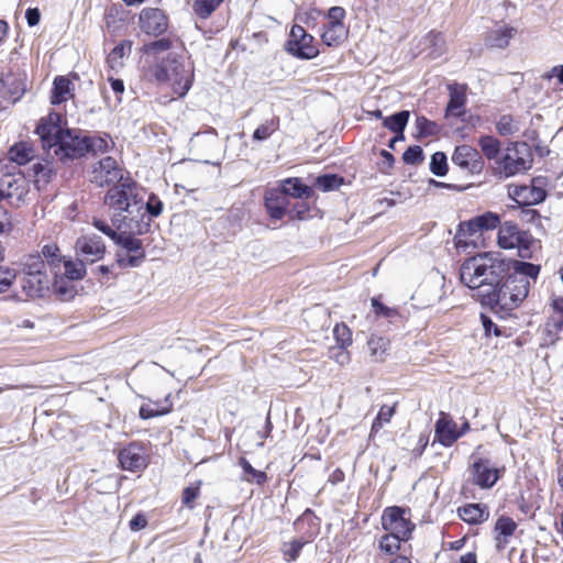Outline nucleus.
Returning <instances> with one entry per match:
<instances>
[{
  "label": "nucleus",
  "instance_id": "nucleus-27",
  "mask_svg": "<svg viewBox=\"0 0 563 563\" xmlns=\"http://www.w3.org/2000/svg\"><path fill=\"white\" fill-rule=\"evenodd\" d=\"M8 159L18 166L30 163L36 156V150L30 142L22 141L13 144L8 151Z\"/></svg>",
  "mask_w": 563,
  "mask_h": 563
},
{
  "label": "nucleus",
  "instance_id": "nucleus-23",
  "mask_svg": "<svg viewBox=\"0 0 563 563\" xmlns=\"http://www.w3.org/2000/svg\"><path fill=\"white\" fill-rule=\"evenodd\" d=\"M25 91V85L21 76L13 73L1 74L0 93L12 102L21 99Z\"/></svg>",
  "mask_w": 563,
  "mask_h": 563
},
{
  "label": "nucleus",
  "instance_id": "nucleus-42",
  "mask_svg": "<svg viewBox=\"0 0 563 563\" xmlns=\"http://www.w3.org/2000/svg\"><path fill=\"white\" fill-rule=\"evenodd\" d=\"M279 128V119L278 118H272L269 120H266L264 123L258 125L253 135V141L262 142L267 139H269Z\"/></svg>",
  "mask_w": 563,
  "mask_h": 563
},
{
  "label": "nucleus",
  "instance_id": "nucleus-25",
  "mask_svg": "<svg viewBox=\"0 0 563 563\" xmlns=\"http://www.w3.org/2000/svg\"><path fill=\"white\" fill-rule=\"evenodd\" d=\"M450 100L448 102L446 115L461 117L464 114L466 103V87L459 84L449 85Z\"/></svg>",
  "mask_w": 563,
  "mask_h": 563
},
{
  "label": "nucleus",
  "instance_id": "nucleus-20",
  "mask_svg": "<svg viewBox=\"0 0 563 563\" xmlns=\"http://www.w3.org/2000/svg\"><path fill=\"white\" fill-rule=\"evenodd\" d=\"M510 263V269L512 268L514 272L509 273L508 275L516 280L518 285L523 284V289L526 292H529V288L531 285V280H536L540 267L538 265H534L532 263L528 262H521V261H508Z\"/></svg>",
  "mask_w": 563,
  "mask_h": 563
},
{
  "label": "nucleus",
  "instance_id": "nucleus-26",
  "mask_svg": "<svg viewBox=\"0 0 563 563\" xmlns=\"http://www.w3.org/2000/svg\"><path fill=\"white\" fill-rule=\"evenodd\" d=\"M174 407V399L172 394L165 396L163 400L143 404L140 408V418L147 420L151 418L159 417L169 413Z\"/></svg>",
  "mask_w": 563,
  "mask_h": 563
},
{
  "label": "nucleus",
  "instance_id": "nucleus-44",
  "mask_svg": "<svg viewBox=\"0 0 563 563\" xmlns=\"http://www.w3.org/2000/svg\"><path fill=\"white\" fill-rule=\"evenodd\" d=\"M222 2L223 0H195L192 10L199 18L207 19Z\"/></svg>",
  "mask_w": 563,
  "mask_h": 563
},
{
  "label": "nucleus",
  "instance_id": "nucleus-36",
  "mask_svg": "<svg viewBox=\"0 0 563 563\" xmlns=\"http://www.w3.org/2000/svg\"><path fill=\"white\" fill-rule=\"evenodd\" d=\"M41 257L44 260L46 267L49 266L52 273L59 272L65 260L56 244L44 245Z\"/></svg>",
  "mask_w": 563,
  "mask_h": 563
},
{
  "label": "nucleus",
  "instance_id": "nucleus-41",
  "mask_svg": "<svg viewBox=\"0 0 563 563\" xmlns=\"http://www.w3.org/2000/svg\"><path fill=\"white\" fill-rule=\"evenodd\" d=\"M369 355L375 362H383L388 349L385 338L372 335L367 342Z\"/></svg>",
  "mask_w": 563,
  "mask_h": 563
},
{
  "label": "nucleus",
  "instance_id": "nucleus-21",
  "mask_svg": "<svg viewBox=\"0 0 563 563\" xmlns=\"http://www.w3.org/2000/svg\"><path fill=\"white\" fill-rule=\"evenodd\" d=\"M265 208L269 217L274 220H280L286 214L289 201L279 188H272L265 192Z\"/></svg>",
  "mask_w": 563,
  "mask_h": 563
},
{
  "label": "nucleus",
  "instance_id": "nucleus-7",
  "mask_svg": "<svg viewBox=\"0 0 563 563\" xmlns=\"http://www.w3.org/2000/svg\"><path fill=\"white\" fill-rule=\"evenodd\" d=\"M533 243L532 235L511 221H506L499 227L498 245L505 250L516 249L521 258L531 257Z\"/></svg>",
  "mask_w": 563,
  "mask_h": 563
},
{
  "label": "nucleus",
  "instance_id": "nucleus-32",
  "mask_svg": "<svg viewBox=\"0 0 563 563\" xmlns=\"http://www.w3.org/2000/svg\"><path fill=\"white\" fill-rule=\"evenodd\" d=\"M500 223L499 217L493 212H486L484 214L477 216L470 221H467L464 225L471 233H477L483 230H492L495 229Z\"/></svg>",
  "mask_w": 563,
  "mask_h": 563
},
{
  "label": "nucleus",
  "instance_id": "nucleus-17",
  "mask_svg": "<svg viewBox=\"0 0 563 563\" xmlns=\"http://www.w3.org/2000/svg\"><path fill=\"white\" fill-rule=\"evenodd\" d=\"M473 484L481 488H492L500 477V470L492 464L488 459L478 457L471 466Z\"/></svg>",
  "mask_w": 563,
  "mask_h": 563
},
{
  "label": "nucleus",
  "instance_id": "nucleus-6",
  "mask_svg": "<svg viewBox=\"0 0 563 563\" xmlns=\"http://www.w3.org/2000/svg\"><path fill=\"white\" fill-rule=\"evenodd\" d=\"M528 292L523 289V284L518 285L508 274L497 287H493L489 291L481 292V302L489 306L494 310L509 312L517 308Z\"/></svg>",
  "mask_w": 563,
  "mask_h": 563
},
{
  "label": "nucleus",
  "instance_id": "nucleus-34",
  "mask_svg": "<svg viewBox=\"0 0 563 563\" xmlns=\"http://www.w3.org/2000/svg\"><path fill=\"white\" fill-rule=\"evenodd\" d=\"M53 85L54 87L51 97V102L53 104H59L73 97L70 89L71 82L68 78L64 76H58L54 79Z\"/></svg>",
  "mask_w": 563,
  "mask_h": 563
},
{
  "label": "nucleus",
  "instance_id": "nucleus-1",
  "mask_svg": "<svg viewBox=\"0 0 563 563\" xmlns=\"http://www.w3.org/2000/svg\"><path fill=\"white\" fill-rule=\"evenodd\" d=\"M510 272V263L501 254L485 252L466 258L460 267L461 282L471 289L489 291Z\"/></svg>",
  "mask_w": 563,
  "mask_h": 563
},
{
  "label": "nucleus",
  "instance_id": "nucleus-28",
  "mask_svg": "<svg viewBox=\"0 0 563 563\" xmlns=\"http://www.w3.org/2000/svg\"><path fill=\"white\" fill-rule=\"evenodd\" d=\"M54 280H52L51 291L54 292L57 299L60 301H68L73 299L77 292L74 285V280L59 275V272H55Z\"/></svg>",
  "mask_w": 563,
  "mask_h": 563
},
{
  "label": "nucleus",
  "instance_id": "nucleus-56",
  "mask_svg": "<svg viewBox=\"0 0 563 563\" xmlns=\"http://www.w3.org/2000/svg\"><path fill=\"white\" fill-rule=\"evenodd\" d=\"M88 152L103 153L109 148V140L100 136H86Z\"/></svg>",
  "mask_w": 563,
  "mask_h": 563
},
{
  "label": "nucleus",
  "instance_id": "nucleus-9",
  "mask_svg": "<svg viewBox=\"0 0 563 563\" xmlns=\"http://www.w3.org/2000/svg\"><path fill=\"white\" fill-rule=\"evenodd\" d=\"M285 48L299 59H312L319 54L313 36L298 24L291 26Z\"/></svg>",
  "mask_w": 563,
  "mask_h": 563
},
{
  "label": "nucleus",
  "instance_id": "nucleus-46",
  "mask_svg": "<svg viewBox=\"0 0 563 563\" xmlns=\"http://www.w3.org/2000/svg\"><path fill=\"white\" fill-rule=\"evenodd\" d=\"M343 184V178L335 174H327L316 178L314 186L327 192L338 189Z\"/></svg>",
  "mask_w": 563,
  "mask_h": 563
},
{
  "label": "nucleus",
  "instance_id": "nucleus-52",
  "mask_svg": "<svg viewBox=\"0 0 563 563\" xmlns=\"http://www.w3.org/2000/svg\"><path fill=\"white\" fill-rule=\"evenodd\" d=\"M401 541H407V540L402 539V538H398L397 536L391 534V533H386L385 536L382 537V539L379 541V548L382 551H384L388 554H394L399 550Z\"/></svg>",
  "mask_w": 563,
  "mask_h": 563
},
{
  "label": "nucleus",
  "instance_id": "nucleus-43",
  "mask_svg": "<svg viewBox=\"0 0 563 563\" xmlns=\"http://www.w3.org/2000/svg\"><path fill=\"white\" fill-rule=\"evenodd\" d=\"M496 130L499 135L508 136L518 133L520 131V125L511 115L504 114L497 121Z\"/></svg>",
  "mask_w": 563,
  "mask_h": 563
},
{
  "label": "nucleus",
  "instance_id": "nucleus-16",
  "mask_svg": "<svg viewBox=\"0 0 563 563\" xmlns=\"http://www.w3.org/2000/svg\"><path fill=\"white\" fill-rule=\"evenodd\" d=\"M452 162L468 175H477L484 167L479 152L465 144L456 146L452 155Z\"/></svg>",
  "mask_w": 563,
  "mask_h": 563
},
{
  "label": "nucleus",
  "instance_id": "nucleus-11",
  "mask_svg": "<svg viewBox=\"0 0 563 563\" xmlns=\"http://www.w3.org/2000/svg\"><path fill=\"white\" fill-rule=\"evenodd\" d=\"M382 526L388 533L406 540L410 538L415 528L409 518L406 517V510L397 506L384 510Z\"/></svg>",
  "mask_w": 563,
  "mask_h": 563
},
{
  "label": "nucleus",
  "instance_id": "nucleus-38",
  "mask_svg": "<svg viewBox=\"0 0 563 563\" xmlns=\"http://www.w3.org/2000/svg\"><path fill=\"white\" fill-rule=\"evenodd\" d=\"M86 262L77 257V261L64 260L62 267H64L63 276L71 280H80L86 275Z\"/></svg>",
  "mask_w": 563,
  "mask_h": 563
},
{
  "label": "nucleus",
  "instance_id": "nucleus-12",
  "mask_svg": "<svg viewBox=\"0 0 563 563\" xmlns=\"http://www.w3.org/2000/svg\"><path fill=\"white\" fill-rule=\"evenodd\" d=\"M123 179V170L111 156L101 158L91 170L90 181L99 187L120 184Z\"/></svg>",
  "mask_w": 563,
  "mask_h": 563
},
{
  "label": "nucleus",
  "instance_id": "nucleus-45",
  "mask_svg": "<svg viewBox=\"0 0 563 563\" xmlns=\"http://www.w3.org/2000/svg\"><path fill=\"white\" fill-rule=\"evenodd\" d=\"M547 341L549 343H555L563 338V318L552 317L545 323Z\"/></svg>",
  "mask_w": 563,
  "mask_h": 563
},
{
  "label": "nucleus",
  "instance_id": "nucleus-18",
  "mask_svg": "<svg viewBox=\"0 0 563 563\" xmlns=\"http://www.w3.org/2000/svg\"><path fill=\"white\" fill-rule=\"evenodd\" d=\"M434 435L443 446H451L461 438V433H457V424L443 411L440 412L435 422Z\"/></svg>",
  "mask_w": 563,
  "mask_h": 563
},
{
  "label": "nucleus",
  "instance_id": "nucleus-60",
  "mask_svg": "<svg viewBox=\"0 0 563 563\" xmlns=\"http://www.w3.org/2000/svg\"><path fill=\"white\" fill-rule=\"evenodd\" d=\"M172 41L169 38H161L145 45L146 53L165 52L172 48Z\"/></svg>",
  "mask_w": 563,
  "mask_h": 563
},
{
  "label": "nucleus",
  "instance_id": "nucleus-40",
  "mask_svg": "<svg viewBox=\"0 0 563 563\" xmlns=\"http://www.w3.org/2000/svg\"><path fill=\"white\" fill-rule=\"evenodd\" d=\"M478 146L487 159H496L500 153L501 143L492 135H483L478 139Z\"/></svg>",
  "mask_w": 563,
  "mask_h": 563
},
{
  "label": "nucleus",
  "instance_id": "nucleus-22",
  "mask_svg": "<svg viewBox=\"0 0 563 563\" xmlns=\"http://www.w3.org/2000/svg\"><path fill=\"white\" fill-rule=\"evenodd\" d=\"M517 528V522L508 516H500L496 520L494 527V540L495 547L498 551H503L507 548Z\"/></svg>",
  "mask_w": 563,
  "mask_h": 563
},
{
  "label": "nucleus",
  "instance_id": "nucleus-8",
  "mask_svg": "<svg viewBox=\"0 0 563 563\" xmlns=\"http://www.w3.org/2000/svg\"><path fill=\"white\" fill-rule=\"evenodd\" d=\"M532 158L525 143L508 146L504 156L498 161V169L505 178L523 173L531 167Z\"/></svg>",
  "mask_w": 563,
  "mask_h": 563
},
{
  "label": "nucleus",
  "instance_id": "nucleus-55",
  "mask_svg": "<svg viewBox=\"0 0 563 563\" xmlns=\"http://www.w3.org/2000/svg\"><path fill=\"white\" fill-rule=\"evenodd\" d=\"M144 256L135 255L132 253L125 252L117 254V264L121 268L139 267L144 262Z\"/></svg>",
  "mask_w": 563,
  "mask_h": 563
},
{
  "label": "nucleus",
  "instance_id": "nucleus-10",
  "mask_svg": "<svg viewBox=\"0 0 563 563\" xmlns=\"http://www.w3.org/2000/svg\"><path fill=\"white\" fill-rule=\"evenodd\" d=\"M125 230L121 231L114 243L125 250L126 253L141 255L145 257L142 241L136 239L135 234H144L150 230V219L145 220L144 213L140 220L123 223Z\"/></svg>",
  "mask_w": 563,
  "mask_h": 563
},
{
  "label": "nucleus",
  "instance_id": "nucleus-57",
  "mask_svg": "<svg viewBox=\"0 0 563 563\" xmlns=\"http://www.w3.org/2000/svg\"><path fill=\"white\" fill-rule=\"evenodd\" d=\"M406 164L416 165L423 161V151L420 146L413 145L406 150L402 155Z\"/></svg>",
  "mask_w": 563,
  "mask_h": 563
},
{
  "label": "nucleus",
  "instance_id": "nucleus-13",
  "mask_svg": "<svg viewBox=\"0 0 563 563\" xmlns=\"http://www.w3.org/2000/svg\"><path fill=\"white\" fill-rule=\"evenodd\" d=\"M75 251L77 257L86 263L92 264L103 258L106 244L99 235L88 233L77 239Z\"/></svg>",
  "mask_w": 563,
  "mask_h": 563
},
{
  "label": "nucleus",
  "instance_id": "nucleus-29",
  "mask_svg": "<svg viewBox=\"0 0 563 563\" xmlns=\"http://www.w3.org/2000/svg\"><path fill=\"white\" fill-rule=\"evenodd\" d=\"M459 516L465 522L477 525L487 520L489 512L486 506L481 504H468L459 508Z\"/></svg>",
  "mask_w": 563,
  "mask_h": 563
},
{
  "label": "nucleus",
  "instance_id": "nucleus-37",
  "mask_svg": "<svg viewBox=\"0 0 563 563\" xmlns=\"http://www.w3.org/2000/svg\"><path fill=\"white\" fill-rule=\"evenodd\" d=\"M409 117V111L402 110L390 117L384 118L383 125L391 132L400 134V139H405L404 130L408 123Z\"/></svg>",
  "mask_w": 563,
  "mask_h": 563
},
{
  "label": "nucleus",
  "instance_id": "nucleus-59",
  "mask_svg": "<svg viewBox=\"0 0 563 563\" xmlns=\"http://www.w3.org/2000/svg\"><path fill=\"white\" fill-rule=\"evenodd\" d=\"M92 225L107 236H109L113 242L118 238L120 233H118L110 224H108L104 220L93 218Z\"/></svg>",
  "mask_w": 563,
  "mask_h": 563
},
{
  "label": "nucleus",
  "instance_id": "nucleus-64",
  "mask_svg": "<svg viewBox=\"0 0 563 563\" xmlns=\"http://www.w3.org/2000/svg\"><path fill=\"white\" fill-rule=\"evenodd\" d=\"M19 181H22V179L7 178V179H2V183L0 184V186H2V188H4V190H11L15 194L22 192V196H23L25 190L22 186L19 185Z\"/></svg>",
  "mask_w": 563,
  "mask_h": 563
},
{
  "label": "nucleus",
  "instance_id": "nucleus-47",
  "mask_svg": "<svg viewBox=\"0 0 563 563\" xmlns=\"http://www.w3.org/2000/svg\"><path fill=\"white\" fill-rule=\"evenodd\" d=\"M395 408L396 404H394L393 406L384 405L380 407L376 418L373 421L371 429L372 433L378 432L384 424L388 423L391 420L393 416L395 415Z\"/></svg>",
  "mask_w": 563,
  "mask_h": 563
},
{
  "label": "nucleus",
  "instance_id": "nucleus-63",
  "mask_svg": "<svg viewBox=\"0 0 563 563\" xmlns=\"http://www.w3.org/2000/svg\"><path fill=\"white\" fill-rule=\"evenodd\" d=\"M12 230L11 214L7 209L0 207V234L9 233Z\"/></svg>",
  "mask_w": 563,
  "mask_h": 563
},
{
  "label": "nucleus",
  "instance_id": "nucleus-3",
  "mask_svg": "<svg viewBox=\"0 0 563 563\" xmlns=\"http://www.w3.org/2000/svg\"><path fill=\"white\" fill-rule=\"evenodd\" d=\"M104 205L119 212L112 218V224L118 230H121L128 220L134 222L139 216L142 218L143 199L139 186L131 179L113 185L104 196Z\"/></svg>",
  "mask_w": 563,
  "mask_h": 563
},
{
  "label": "nucleus",
  "instance_id": "nucleus-49",
  "mask_svg": "<svg viewBox=\"0 0 563 563\" xmlns=\"http://www.w3.org/2000/svg\"><path fill=\"white\" fill-rule=\"evenodd\" d=\"M333 335L340 349H346L352 344V332L344 323L334 327Z\"/></svg>",
  "mask_w": 563,
  "mask_h": 563
},
{
  "label": "nucleus",
  "instance_id": "nucleus-4",
  "mask_svg": "<svg viewBox=\"0 0 563 563\" xmlns=\"http://www.w3.org/2000/svg\"><path fill=\"white\" fill-rule=\"evenodd\" d=\"M21 291L10 296L13 301L22 302L46 297L51 292L52 278L40 254H31L21 263Z\"/></svg>",
  "mask_w": 563,
  "mask_h": 563
},
{
  "label": "nucleus",
  "instance_id": "nucleus-15",
  "mask_svg": "<svg viewBox=\"0 0 563 563\" xmlns=\"http://www.w3.org/2000/svg\"><path fill=\"white\" fill-rule=\"evenodd\" d=\"M118 459L121 467L132 473L143 471L148 462L145 448L137 442H132L120 450Z\"/></svg>",
  "mask_w": 563,
  "mask_h": 563
},
{
  "label": "nucleus",
  "instance_id": "nucleus-48",
  "mask_svg": "<svg viewBox=\"0 0 563 563\" xmlns=\"http://www.w3.org/2000/svg\"><path fill=\"white\" fill-rule=\"evenodd\" d=\"M18 272L9 266L0 265V295L9 291L16 280Z\"/></svg>",
  "mask_w": 563,
  "mask_h": 563
},
{
  "label": "nucleus",
  "instance_id": "nucleus-30",
  "mask_svg": "<svg viewBox=\"0 0 563 563\" xmlns=\"http://www.w3.org/2000/svg\"><path fill=\"white\" fill-rule=\"evenodd\" d=\"M516 33L517 31L515 27L507 25L498 26L488 33L486 43L490 47L505 48L508 46L510 40L515 36Z\"/></svg>",
  "mask_w": 563,
  "mask_h": 563
},
{
  "label": "nucleus",
  "instance_id": "nucleus-53",
  "mask_svg": "<svg viewBox=\"0 0 563 563\" xmlns=\"http://www.w3.org/2000/svg\"><path fill=\"white\" fill-rule=\"evenodd\" d=\"M34 181L40 184L43 181L46 184L53 173L52 164L49 162L36 163L32 166Z\"/></svg>",
  "mask_w": 563,
  "mask_h": 563
},
{
  "label": "nucleus",
  "instance_id": "nucleus-39",
  "mask_svg": "<svg viewBox=\"0 0 563 563\" xmlns=\"http://www.w3.org/2000/svg\"><path fill=\"white\" fill-rule=\"evenodd\" d=\"M239 464L243 470V481L258 485H264L267 482L266 473L255 470L246 459L241 457Z\"/></svg>",
  "mask_w": 563,
  "mask_h": 563
},
{
  "label": "nucleus",
  "instance_id": "nucleus-2",
  "mask_svg": "<svg viewBox=\"0 0 563 563\" xmlns=\"http://www.w3.org/2000/svg\"><path fill=\"white\" fill-rule=\"evenodd\" d=\"M59 122L58 113H49L36 128V134L47 154L49 155L53 151L56 156L64 159L78 158L88 153L86 136L79 135L78 132L63 130Z\"/></svg>",
  "mask_w": 563,
  "mask_h": 563
},
{
  "label": "nucleus",
  "instance_id": "nucleus-31",
  "mask_svg": "<svg viewBox=\"0 0 563 563\" xmlns=\"http://www.w3.org/2000/svg\"><path fill=\"white\" fill-rule=\"evenodd\" d=\"M279 190H283L286 197L310 198L313 194L312 188L302 184L300 178H287L283 181Z\"/></svg>",
  "mask_w": 563,
  "mask_h": 563
},
{
  "label": "nucleus",
  "instance_id": "nucleus-35",
  "mask_svg": "<svg viewBox=\"0 0 563 563\" xmlns=\"http://www.w3.org/2000/svg\"><path fill=\"white\" fill-rule=\"evenodd\" d=\"M347 31L344 24H327L321 34L322 42L328 46H338L346 37Z\"/></svg>",
  "mask_w": 563,
  "mask_h": 563
},
{
  "label": "nucleus",
  "instance_id": "nucleus-51",
  "mask_svg": "<svg viewBox=\"0 0 563 563\" xmlns=\"http://www.w3.org/2000/svg\"><path fill=\"white\" fill-rule=\"evenodd\" d=\"M430 170L439 177L445 176L448 173L446 155L443 152H435L431 156Z\"/></svg>",
  "mask_w": 563,
  "mask_h": 563
},
{
  "label": "nucleus",
  "instance_id": "nucleus-58",
  "mask_svg": "<svg viewBox=\"0 0 563 563\" xmlns=\"http://www.w3.org/2000/svg\"><path fill=\"white\" fill-rule=\"evenodd\" d=\"M305 545V542L301 540H294L291 541L286 549L284 550V554L287 558V561H296L299 556L302 548Z\"/></svg>",
  "mask_w": 563,
  "mask_h": 563
},
{
  "label": "nucleus",
  "instance_id": "nucleus-14",
  "mask_svg": "<svg viewBox=\"0 0 563 563\" xmlns=\"http://www.w3.org/2000/svg\"><path fill=\"white\" fill-rule=\"evenodd\" d=\"M139 26L147 35L159 36L168 29V18L158 8H144L139 14Z\"/></svg>",
  "mask_w": 563,
  "mask_h": 563
},
{
  "label": "nucleus",
  "instance_id": "nucleus-62",
  "mask_svg": "<svg viewBox=\"0 0 563 563\" xmlns=\"http://www.w3.org/2000/svg\"><path fill=\"white\" fill-rule=\"evenodd\" d=\"M345 10L342 7H332L328 11V24H343Z\"/></svg>",
  "mask_w": 563,
  "mask_h": 563
},
{
  "label": "nucleus",
  "instance_id": "nucleus-61",
  "mask_svg": "<svg viewBox=\"0 0 563 563\" xmlns=\"http://www.w3.org/2000/svg\"><path fill=\"white\" fill-rule=\"evenodd\" d=\"M198 496H199V485L188 486L183 492L181 501L188 508H192V503Z\"/></svg>",
  "mask_w": 563,
  "mask_h": 563
},
{
  "label": "nucleus",
  "instance_id": "nucleus-24",
  "mask_svg": "<svg viewBox=\"0 0 563 563\" xmlns=\"http://www.w3.org/2000/svg\"><path fill=\"white\" fill-rule=\"evenodd\" d=\"M104 22L108 32L120 35L126 27L128 11L122 4H112L106 10Z\"/></svg>",
  "mask_w": 563,
  "mask_h": 563
},
{
  "label": "nucleus",
  "instance_id": "nucleus-19",
  "mask_svg": "<svg viewBox=\"0 0 563 563\" xmlns=\"http://www.w3.org/2000/svg\"><path fill=\"white\" fill-rule=\"evenodd\" d=\"M509 197L518 205L532 206L542 202L547 197V192L534 185L511 186L509 187Z\"/></svg>",
  "mask_w": 563,
  "mask_h": 563
},
{
  "label": "nucleus",
  "instance_id": "nucleus-54",
  "mask_svg": "<svg viewBox=\"0 0 563 563\" xmlns=\"http://www.w3.org/2000/svg\"><path fill=\"white\" fill-rule=\"evenodd\" d=\"M416 128L421 136H433L438 133L439 126L435 122L427 119L426 117H417Z\"/></svg>",
  "mask_w": 563,
  "mask_h": 563
},
{
  "label": "nucleus",
  "instance_id": "nucleus-5",
  "mask_svg": "<svg viewBox=\"0 0 563 563\" xmlns=\"http://www.w3.org/2000/svg\"><path fill=\"white\" fill-rule=\"evenodd\" d=\"M154 76L158 81H168L179 97H184L191 88L194 64L184 53L170 52L156 66Z\"/></svg>",
  "mask_w": 563,
  "mask_h": 563
},
{
  "label": "nucleus",
  "instance_id": "nucleus-50",
  "mask_svg": "<svg viewBox=\"0 0 563 563\" xmlns=\"http://www.w3.org/2000/svg\"><path fill=\"white\" fill-rule=\"evenodd\" d=\"M143 210L145 209V212L142 211L145 216V220L148 218L151 220V217H158L164 209V205L162 200L154 194L150 195L145 205L143 203Z\"/></svg>",
  "mask_w": 563,
  "mask_h": 563
},
{
  "label": "nucleus",
  "instance_id": "nucleus-33",
  "mask_svg": "<svg viewBox=\"0 0 563 563\" xmlns=\"http://www.w3.org/2000/svg\"><path fill=\"white\" fill-rule=\"evenodd\" d=\"M132 52V42L124 40L115 45L112 51L108 54L107 63L111 69H120L124 65V58L128 57Z\"/></svg>",
  "mask_w": 563,
  "mask_h": 563
}]
</instances>
